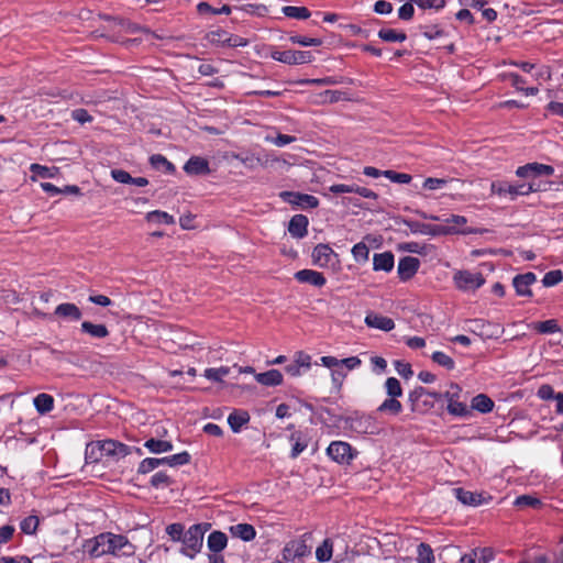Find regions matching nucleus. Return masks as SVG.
<instances>
[{
	"label": "nucleus",
	"mask_w": 563,
	"mask_h": 563,
	"mask_svg": "<svg viewBox=\"0 0 563 563\" xmlns=\"http://www.w3.org/2000/svg\"><path fill=\"white\" fill-rule=\"evenodd\" d=\"M210 527V523H196L190 526L186 530L179 552L191 560L195 559L202 549L205 533Z\"/></svg>",
	"instance_id": "nucleus-2"
},
{
	"label": "nucleus",
	"mask_w": 563,
	"mask_h": 563,
	"mask_svg": "<svg viewBox=\"0 0 563 563\" xmlns=\"http://www.w3.org/2000/svg\"><path fill=\"white\" fill-rule=\"evenodd\" d=\"M265 141L268 142V143H272L278 147H283V146H286L292 142L296 141V137L292 136V135H287V134H277L276 136H273V135H266L265 136Z\"/></svg>",
	"instance_id": "nucleus-53"
},
{
	"label": "nucleus",
	"mask_w": 563,
	"mask_h": 563,
	"mask_svg": "<svg viewBox=\"0 0 563 563\" xmlns=\"http://www.w3.org/2000/svg\"><path fill=\"white\" fill-rule=\"evenodd\" d=\"M146 219L148 222L158 223V224H174L175 219L173 216L168 214L165 211L154 210L146 214Z\"/></svg>",
	"instance_id": "nucleus-42"
},
{
	"label": "nucleus",
	"mask_w": 563,
	"mask_h": 563,
	"mask_svg": "<svg viewBox=\"0 0 563 563\" xmlns=\"http://www.w3.org/2000/svg\"><path fill=\"white\" fill-rule=\"evenodd\" d=\"M310 553L311 549L305 540H291L286 543L282 551V555L285 561L301 559L309 555Z\"/></svg>",
	"instance_id": "nucleus-14"
},
{
	"label": "nucleus",
	"mask_w": 563,
	"mask_h": 563,
	"mask_svg": "<svg viewBox=\"0 0 563 563\" xmlns=\"http://www.w3.org/2000/svg\"><path fill=\"white\" fill-rule=\"evenodd\" d=\"M279 196L284 201L301 209H314L319 206L318 198L312 195L295 191H283Z\"/></svg>",
	"instance_id": "nucleus-12"
},
{
	"label": "nucleus",
	"mask_w": 563,
	"mask_h": 563,
	"mask_svg": "<svg viewBox=\"0 0 563 563\" xmlns=\"http://www.w3.org/2000/svg\"><path fill=\"white\" fill-rule=\"evenodd\" d=\"M161 465H168V466H181L186 465L190 462V455L188 452L184 451L174 455L159 457Z\"/></svg>",
	"instance_id": "nucleus-36"
},
{
	"label": "nucleus",
	"mask_w": 563,
	"mask_h": 563,
	"mask_svg": "<svg viewBox=\"0 0 563 563\" xmlns=\"http://www.w3.org/2000/svg\"><path fill=\"white\" fill-rule=\"evenodd\" d=\"M540 504H541V501L538 498H536L533 496H530V495L518 496L515 499V501H514V505L517 506V507H532V508H536Z\"/></svg>",
	"instance_id": "nucleus-59"
},
{
	"label": "nucleus",
	"mask_w": 563,
	"mask_h": 563,
	"mask_svg": "<svg viewBox=\"0 0 563 563\" xmlns=\"http://www.w3.org/2000/svg\"><path fill=\"white\" fill-rule=\"evenodd\" d=\"M232 537L238 538L244 542H250L255 539L256 530L250 523H238L229 528Z\"/></svg>",
	"instance_id": "nucleus-23"
},
{
	"label": "nucleus",
	"mask_w": 563,
	"mask_h": 563,
	"mask_svg": "<svg viewBox=\"0 0 563 563\" xmlns=\"http://www.w3.org/2000/svg\"><path fill=\"white\" fill-rule=\"evenodd\" d=\"M494 559V551L490 548L476 549L471 554L462 558L463 563H488Z\"/></svg>",
	"instance_id": "nucleus-25"
},
{
	"label": "nucleus",
	"mask_w": 563,
	"mask_h": 563,
	"mask_svg": "<svg viewBox=\"0 0 563 563\" xmlns=\"http://www.w3.org/2000/svg\"><path fill=\"white\" fill-rule=\"evenodd\" d=\"M38 523V517L35 515H31L20 522V529L25 534H34L37 530Z\"/></svg>",
	"instance_id": "nucleus-47"
},
{
	"label": "nucleus",
	"mask_w": 563,
	"mask_h": 563,
	"mask_svg": "<svg viewBox=\"0 0 563 563\" xmlns=\"http://www.w3.org/2000/svg\"><path fill=\"white\" fill-rule=\"evenodd\" d=\"M207 38L212 44L228 46L229 33L224 30H216L209 32Z\"/></svg>",
	"instance_id": "nucleus-52"
},
{
	"label": "nucleus",
	"mask_w": 563,
	"mask_h": 563,
	"mask_svg": "<svg viewBox=\"0 0 563 563\" xmlns=\"http://www.w3.org/2000/svg\"><path fill=\"white\" fill-rule=\"evenodd\" d=\"M295 278L302 284H310L314 287H323L327 283L323 274L313 269H301L295 273Z\"/></svg>",
	"instance_id": "nucleus-19"
},
{
	"label": "nucleus",
	"mask_w": 563,
	"mask_h": 563,
	"mask_svg": "<svg viewBox=\"0 0 563 563\" xmlns=\"http://www.w3.org/2000/svg\"><path fill=\"white\" fill-rule=\"evenodd\" d=\"M282 12L291 19L306 20L310 16V11L306 7L286 5L282 8Z\"/></svg>",
	"instance_id": "nucleus-41"
},
{
	"label": "nucleus",
	"mask_w": 563,
	"mask_h": 563,
	"mask_svg": "<svg viewBox=\"0 0 563 563\" xmlns=\"http://www.w3.org/2000/svg\"><path fill=\"white\" fill-rule=\"evenodd\" d=\"M308 218L303 214L294 216L288 224V231L292 238L302 239L308 233Z\"/></svg>",
	"instance_id": "nucleus-20"
},
{
	"label": "nucleus",
	"mask_w": 563,
	"mask_h": 563,
	"mask_svg": "<svg viewBox=\"0 0 563 563\" xmlns=\"http://www.w3.org/2000/svg\"><path fill=\"white\" fill-rule=\"evenodd\" d=\"M234 9L244 11L252 15L264 16L267 13V7L264 4H243L241 7H234Z\"/></svg>",
	"instance_id": "nucleus-56"
},
{
	"label": "nucleus",
	"mask_w": 563,
	"mask_h": 563,
	"mask_svg": "<svg viewBox=\"0 0 563 563\" xmlns=\"http://www.w3.org/2000/svg\"><path fill=\"white\" fill-rule=\"evenodd\" d=\"M184 170L190 176L208 175L210 173L209 162L201 156H191L184 165Z\"/></svg>",
	"instance_id": "nucleus-17"
},
{
	"label": "nucleus",
	"mask_w": 563,
	"mask_h": 563,
	"mask_svg": "<svg viewBox=\"0 0 563 563\" xmlns=\"http://www.w3.org/2000/svg\"><path fill=\"white\" fill-rule=\"evenodd\" d=\"M250 421V415L244 410H234L228 417V423L234 433L241 431L243 426Z\"/></svg>",
	"instance_id": "nucleus-29"
},
{
	"label": "nucleus",
	"mask_w": 563,
	"mask_h": 563,
	"mask_svg": "<svg viewBox=\"0 0 563 563\" xmlns=\"http://www.w3.org/2000/svg\"><path fill=\"white\" fill-rule=\"evenodd\" d=\"M505 77L510 81L511 86L516 90L522 91L526 96H536L539 92V89L537 87L526 88L523 86L526 84V80L516 73H509Z\"/></svg>",
	"instance_id": "nucleus-30"
},
{
	"label": "nucleus",
	"mask_w": 563,
	"mask_h": 563,
	"mask_svg": "<svg viewBox=\"0 0 563 563\" xmlns=\"http://www.w3.org/2000/svg\"><path fill=\"white\" fill-rule=\"evenodd\" d=\"M378 37L384 42H404L407 38L406 33L396 31L394 29H382L378 32Z\"/></svg>",
	"instance_id": "nucleus-43"
},
{
	"label": "nucleus",
	"mask_w": 563,
	"mask_h": 563,
	"mask_svg": "<svg viewBox=\"0 0 563 563\" xmlns=\"http://www.w3.org/2000/svg\"><path fill=\"white\" fill-rule=\"evenodd\" d=\"M395 266V257L391 252L375 253L373 256V269L375 272L389 273Z\"/></svg>",
	"instance_id": "nucleus-22"
},
{
	"label": "nucleus",
	"mask_w": 563,
	"mask_h": 563,
	"mask_svg": "<svg viewBox=\"0 0 563 563\" xmlns=\"http://www.w3.org/2000/svg\"><path fill=\"white\" fill-rule=\"evenodd\" d=\"M364 322L369 328L378 329L385 332H389L395 328V322L391 318L375 312H368Z\"/></svg>",
	"instance_id": "nucleus-18"
},
{
	"label": "nucleus",
	"mask_w": 563,
	"mask_h": 563,
	"mask_svg": "<svg viewBox=\"0 0 563 563\" xmlns=\"http://www.w3.org/2000/svg\"><path fill=\"white\" fill-rule=\"evenodd\" d=\"M446 184H448V180L444 178L429 177V178L424 179L422 187L427 190H439V189L444 188L446 186Z\"/></svg>",
	"instance_id": "nucleus-61"
},
{
	"label": "nucleus",
	"mask_w": 563,
	"mask_h": 563,
	"mask_svg": "<svg viewBox=\"0 0 563 563\" xmlns=\"http://www.w3.org/2000/svg\"><path fill=\"white\" fill-rule=\"evenodd\" d=\"M197 11L200 14H203V13H207V12L208 13H212V14H230L232 12V7H230L228 4H224L220 9H217V8H212L207 2H199L197 4Z\"/></svg>",
	"instance_id": "nucleus-46"
},
{
	"label": "nucleus",
	"mask_w": 563,
	"mask_h": 563,
	"mask_svg": "<svg viewBox=\"0 0 563 563\" xmlns=\"http://www.w3.org/2000/svg\"><path fill=\"white\" fill-rule=\"evenodd\" d=\"M144 446L153 454L166 453L173 450V443L170 441L154 438L146 440Z\"/></svg>",
	"instance_id": "nucleus-32"
},
{
	"label": "nucleus",
	"mask_w": 563,
	"mask_h": 563,
	"mask_svg": "<svg viewBox=\"0 0 563 563\" xmlns=\"http://www.w3.org/2000/svg\"><path fill=\"white\" fill-rule=\"evenodd\" d=\"M562 279H563V273L560 269H554V271L548 272L543 276L542 284L544 287H553V286L558 285L559 283H561Z\"/></svg>",
	"instance_id": "nucleus-54"
},
{
	"label": "nucleus",
	"mask_w": 563,
	"mask_h": 563,
	"mask_svg": "<svg viewBox=\"0 0 563 563\" xmlns=\"http://www.w3.org/2000/svg\"><path fill=\"white\" fill-rule=\"evenodd\" d=\"M383 176L396 184H409L411 180V176L406 173H397L395 170H384Z\"/></svg>",
	"instance_id": "nucleus-57"
},
{
	"label": "nucleus",
	"mask_w": 563,
	"mask_h": 563,
	"mask_svg": "<svg viewBox=\"0 0 563 563\" xmlns=\"http://www.w3.org/2000/svg\"><path fill=\"white\" fill-rule=\"evenodd\" d=\"M453 282L457 289L462 291H468L481 288L485 284V278L481 273L457 271L453 275Z\"/></svg>",
	"instance_id": "nucleus-11"
},
{
	"label": "nucleus",
	"mask_w": 563,
	"mask_h": 563,
	"mask_svg": "<svg viewBox=\"0 0 563 563\" xmlns=\"http://www.w3.org/2000/svg\"><path fill=\"white\" fill-rule=\"evenodd\" d=\"M471 408L482 413H488L494 408V401L485 394H478L473 397Z\"/></svg>",
	"instance_id": "nucleus-34"
},
{
	"label": "nucleus",
	"mask_w": 563,
	"mask_h": 563,
	"mask_svg": "<svg viewBox=\"0 0 563 563\" xmlns=\"http://www.w3.org/2000/svg\"><path fill=\"white\" fill-rule=\"evenodd\" d=\"M152 167L157 170H164L165 173L173 174L175 166L162 154H154L150 157Z\"/></svg>",
	"instance_id": "nucleus-37"
},
{
	"label": "nucleus",
	"mask_w": 563,
	"mask_h": 563,
	"mask_svg": "<svg viewBox=\"0 0 563 563\" xmlns=\"http://www.w3.org/2000/svg\"><path fill=\"white\" fill-rule=\"evenodd\" d=\"M453 494L460 503L466 506H479L483 501L481 494L465 490L463 488H454Z\"/></svg>",
	"instance_id": "nucleus-28"
},
{
	"label": "nucleus",
	"mask_w": 563,
	"mask_h": 563,
	"mask_svg": "<svg viewBox=\"0 0 563 563\" xmlns=\"http://www.w3.org/2000/svg\"><path fill=\"white\" fill-rule=\"evenodd\" d=\"M384 387L389 397H400L402 395L400 382L396 377H388Z\"/></svg>",
	"instance_id": "nucleus-50"
},
{
	"label": "nucleus",
	"mask_w": 563,
	"mask_h": 563,
	"mask_svg": "<svg viewBox=\"0 0 563 563\" xmlns=\"http://www.w3.org/2000/svg\"><path fill=\"white\" fill-rule=\"evenodd\" d=\"M158 466H161L158 457H146L140 463L137 472L140 474H147Z\"/></svg>",
	"instance_id": "nucleus-58"
},
{
	"label": "nucleus",
	"mask_w": 563,
	"mask_h": 563,
	"mask_svg": "<svg viewBox=\"0 0 563 563\" xmlns=\"http://www.w3.org/2000/svg\"><path fill=\"white\" fill-rule=\"evenodd\" d=\"M333 555V541L330 538L323 540V542L316 549V559L319 563L329 562Z\"/></svg>",
	"instance_id": "nucleus-35"
},
{
	"label": "nucleus",
	"mask_w": 563,
	"mask_h": 563,
	"mask_svg": "<svg viewBox=\"0 0 563 563\" xmlns=\"http://www.w3.org/2000/svg\"><path fill=\"white\" fill-rule=\"evenodd\" d=\"M102 441H91L86 445L85 460L87 464H95L104 460Z\"/></svg>",
	"instance_id": "nucleus-24"
},
{
	"label": "nucleus",
	"mask_w": 563,
	"mask_h": 563,
	"mask_svg": "<svg viewBox=\"0 0 563 563\" xmlns=\"http://www.w3.org/2000/svg\"><path fill=\"white\" fill-rule=\"evenodd\" d=\"M345 427L357 434H376L378 428L369 415L354 412L344 419Z\"/></svg>",
	"instance_id": "nucleus-5"
},
{
	"label": "nucleus",
	"mask_w": 563,
	"mask_h": 563,
	"mask_svg": "<svg viewBox=\"0 0 563 563\" xmlns=\"http://www.w3.org/2000/svg\"><path fill=\"white\" fill-rule=\"evenodd\" d=\"M327 455L339 464H350L357 455L352 445L344 441H332L327 448Z\"/></svg>",
	"instance_id": "nucleus-9"
},
{
	"label": "nucleus",
	"mask_w": 563,
	"mask_h": 563,
	"mask_svg": "<svg viewBox=\"0 0 563 563\" xmlns=\"http://www.w3.org/2000/svg\"><path fill=\"white\" fill-rule=\"evenodd\" d=\"M290 440L294 441L290 457L296 459L306 449H307V441H301V439L296 437V434H291Z\"/></svg>",
	"instance_id": "nucleus-60"
},
{
	"label": "nucleus",
	"mask_w": 563,
	"mask_h": 563,
	"mask_svg": "<svg viewBox=\"0 0 563 563\" xmlns=\"http://www.w3.org/2000/svg\"><path fill=\"white\" fill-rule=\"evenodd\" d=\"M536 283L537 276L531 272L518 274L512 278V286L516 290V294L520 297H531V286Z\"/></svg>",
	"instance_id": "nucleus-15"
},
{
	"label": "nucleus",
	"mask_w": 563,
	"mask_h": 563,
	"mask_svg": "<svg viewBox=\"0 0 563 563\" xmlns=\"http://www.w3.org/2000/svg\"><path fill=\"white\" fill-rule=\"evenodd\" d=\"M228 537L222 531H212L207 539V547L213 553H219L225 549Z\"/></svg>",
	"instance_id": "nucleus-26"
},
{
	"label": "nucleus",
	"mask_w": 563,
	"mask_h": 563,
	"mask_svg": "<svg viewBox=\"0 0 563 563\" xmlns=\"http://www.w3.org/2000/svg\"><path fill=\"white\" fill-rule=\"evenodd\" d=\"M271 57L276 62L287 65H302L309 64L313 60L312 54L308 51L274 49L271 52Z\"/></svg>",
	"instance_id": "nucleus-10"
},
{
	"label": "nucleus",
	"mask_w": 563,
	"mask_h": 563,
	"mask_svg": "<svg viewBox=\"0 0 563 563\" xmlns=\"http://www.w3.org/2000/svg\"><path fill=\"white\" fill-rule=\"evenodd\" d=\"M54 314L60 319L68 321H78L81 319V310L71 302H64L55 308Z\"/></svg>",
	"instance_id": "nucleus-21"
},
{
	"label": "nucleus",
	"mask_w": 563,
	"mask_h": 563,
	"mask_svg": "<svg viewBox=\"0 0 563 563\" xmlns=\"http://www.w3.org/2000/svg\"><path fill=\"white\" fill-rule=\"evenodd\" d=\"M103 444V451L104 460L110 462H118L121 459L125 457L126 455L131 454L134 450L139 455H142L143 452L140 448H132L129 445H125L119 441L115 440H101Z\"/></svg>",
	"instance_id": "nucleus-8"
},
{
	"label": "nucleus",
	"mask_w": 563,
	"mask_h": 563,
	"mask_svg": "<svg viewBox=\"0 0 563 563\" xmlns=\"http://www.w3.org/2000/svg\"><path fill=\"white\" fill-rule=\"evenodd\" d=\"M377 411L396 416L402 411V405L397 397H389L378 406Z\"/></svg>",
	"instance_id": "nucleus-38"
},
{
	"label": "nucleus",
	"mask_w": 563,
	"mask_h": 563,
	"mask_svg": "<svg viewBox=\"0 0 563 563\" xmlns=\"http://www.w3.org/2000/svg\"><path fill=\"white\" fill-rule=\"evenodd\" d=\"M352 255L357 263H365L368 261L369 249L363 243L358 242L352 247Z\"/></svg>",
	"instance_id": "nucleus-49"
},
{
	"label": "nucleus",
	"mask_w": 563,
	"mask_h": 563,
	"mask_svg": "<svg viewBox=\"0 0 563 563\" xmlns=\"http://www.w3.org/2000/svg\"><path fill=\"white\" fill-rule=\"evenodd\" d=\"M346 374V371L342 366H339L338 368L331 371V382L336 389H340L342 387Z\"/></svg>",
	"instance_id": "nucleus-62"
},
{
	"label": "nucleus",
	"mask_w": 563,
	"mask_h": 563,
	"mask_svg": "<svg viewBox=\"0 0 563 563\" xmlns=\"http://www.w3.org/2000/svg\"><path fill=\"white\" fill-rule=\"evenodd\" d=\"M84 549L91 558H100L107 554L131 556L135 552L134 545L125 536L112 532H102L88 539Z\"/></svg>",
	"instance_id": "nucleus-1"
},
{
	"label": "nucleus",
	"mask_w": 563,
	"mask_h": 563,
	"mask_svg": "<svg viewBox=\"0 0 563 563\" xmlns=\"http://www.w3.org/2000/svg\"><path fill=\"white\" fill-rule=\"evenodd\" d=\"M461 387L456 384H451L450 388L443 394L448 406V412L452 416L465 418L471 413V410L465 402L460 401Z\"/></svg>",
	"instance_id": "nucleus-7"
},
{
	"label": "nucleus",
	"mask_w": 563,
	"mask_h": 563,
	"mask_svg": "<svg viewBox=\"0 0 563 563\" xmlns=\"http://www.w3.org/2000/svg\"><path fill=\"white\" fill-rule=\"evenodd\" d=\"M538 397L543 400H555L558 402V393L550 385H542L537 393Z\"/></svg>",
	"instance_id": "nucleus-64"
},
{
	"label": "nucleus",
	"mask_w": 563,
	"mask_h": 563,
	"mask_svg": "<svg viewBox=\"0 0 563 563\" xmlns=\"http://www.w3.org/2000/svg\"><path fill=\"white\" fill-rule=\"evenodd\" d=\"M536 184L533 181L509 184L506 181H493L490 185V191L493 195L500 197L508 196L510 200H515L519 196H526L530 192L536 191Z\"/></svg>",
	"instance_id": "nucleus-4"
},
{
	"label": "nucleus",
	"mask_w": 563,
	"mask_h": 563,
	"mask_svg": "<svg viewBox=\"0 0 563 563\" xmlns=\"http://www.w3.org/2000/svg\"><path fill=\"white\" fill-rule=\"evenodd\" d=\"M257 383L264 386H278L283 383V374L278 369H269L254 375Z\"/></svg>",
	"instance_id": "nucleus-27"
},
{
	"label": "nucleus",
	"mask_w": 563,
	"mask_h": 563,
	"mask_svg": "<svg viewBox=\"0 0 563 563\" xmlns=\"http://www.w3.org/2000/svg\"><path fill=\"white\" fill-rule=\"evenodd\" d=\"M81 331L96 339H103L109 335V330L104 324H96L90 321L81 323Z\"/></svg>",
	"instance_id": "nucleus-33"
},
{
	"label": "nucleus",
	"mask_w": 563,
	"mask_h": 563,
	"mask_svg": "<svg viewBox=\"0 0 563 563\" xmlns=\"http://www.w3.org/2000/svg\"><path fill=\"white\" fill-rule=\"evenodd\" d=\"M466 223H467V219L464 216L452 214V216L443 219L442 225L454 227V228H465Z\"/></svg>",
	"instance_id": "nucleus-63"
},
{
	"label": "nucleus",
	"mask_w": 563,
	"mask_h": 563,
	"mask_svg": "<svg viewBox=\"0 0 563 563\" xmlns=\"http://www.w3.org/2000/svg\"><path fill=\"white\" fill-rule=\"evenodd\" d=\"M554 168L551 165L540 163H529L520 166L516 170V175L526 179H533L539 176H552Z\"/></svg>",
	"instance_id": "nucleus-13"
},
{
	"label": "nucleus",
	"mask_w": 563,
	"mask_h": 563,
	"mask_svg": "<svg viewBox=\"0 0 563 563\" xmlns=\"http://www.w3.org/2000/svg\"><path fill=\"white\" fill-rule=\"evenodd\" d=\"M418 563H434L433 550L427 543H420L417 548Z\"/></svg>",
	"instance_id": "nucleus-44"
},
{
	"label": "nucleus",
	"mask_w": 563,
	"mask_h": 563,
	"mask_svg": "<svg viewBox=\"0 0 563 563\" xmlns=\"http://www.w3.org/2000/svg\"><path fill=\"white\" fill-rule=\"evenodd\" d=\"M166 533L174 542H183L186 530L181 523H172L166 527Z\"/></svg>",
	"instance_id": "nucleus-51"
},
{
	"label": "nucleus",
	"mask_w": 563,
	"mask_h": 563,
	"mask_svg": "<svg viewBox=\"0 0 563 563\" xmlns=\"http://www.w3.org/2000/svg\"><path fill=\"white\" fill-rule=\"evenodd\" d=\"M534 329L543 334H552L561 331L556 320L554 319L537 322L534 324Z\"/></svg>",
	"instance_id": "nucleus-48"
},
{
	"label": "nucleus",
	"mask_w": 563,
	"mask_h": 563,
	"mask_svg": "<svg viewBox=\"0 0 563 563\" xmlns=\"http://www.w3.org/2000/svg\"><path fill=\"white\" fill-rule=\"evenodd\" d=\"M431 360L439 366L444 367L448 371H452L455 367L454 360L445 354L444 352L437 351L431 355Z\"/></svg>",
	"instance_id": "nucleus-45"
},
{
	"label": "nucleus",
	"mask_w": 563,
	"mask_h": 563,
	"mask_svg": "<svg viewBox=\"0 0 563 563\" xmlns=\"http://www.w3.org/2000/svg\"><path fill=\"white\" fill-rule=\"evenodd\" d=\"M404 223L413 234L438 236V235H449V234L468 235V234L475 233V230H473L471 228H454V227L440 225V224L433 225V224H428V223L413 221V220H405Z\"/></svg>",
	"instance_id": "nucleus-3"
},
{
	"label": "nucleus",
	"mask_w": 563,
	"mask_h": 563,
	"mask_svg": "<svg viewBox=\"0 0 563 563\" xmlns=\"http://www.w3.org/2000/svg\"><path fill=\"white\" fill-rule=\"evenodd\" d=\"M313 265L320 268L336 269L340 265L339 255L328 244L316 245L311 253Z\"/></svg>",
	"instance_id": "nucleus-6"
},
{
	"label": "nucleus",
	"mask_w": 563,
	"mask_h": 563,
	"mask_svg": "<svg viewBox=\"0 0 563 563\" xmlns=\"http://www.w3.org/2000/svg\"><path fill=\"white\" fill-rule=\"evenodd\" d=\"M230 373V367L221 366V367H209L203 372V376L216 383H221L225 376Z\"/></svg>",
	"instance_id": "nucleus-40"
},
{
	"label": "nucleus",
	"mask_w": 563,
	"mask_h": 563,
	"mask_svg": "<svg viewBox=\"0 0 563 563\" xmlns=\"http://www.w3.org/2000/svg\"><path fill=\"white\" fill-rule=\"evenodd\" d=\"M30 170L34 174V177H32L33 180L35 179V177L54 178L58 174L57 167H47V166L40 165L36 163L31 164Z\"/></svg>",
	"instance_id": "nucleus-39"
},
{
	"label": "nucleus",
	"mask_w": 563,
	"mask_h": 563,
	"mask_svg": "<svg viewBox=\"0 0 563 563\" xmlns=\"http://www.w3.org/2000/svg\"><path fill=\"white\" fill-rule=\"evenodd\" d=\"M289 40L294 44H298V45L306 46V47L307 46H320L322 44L321 38L308 37V36H302V35H291L289 37Z\"/></svg>",
	"instance_id": "nucleus-55"
},
{
	"label": "nucleus",
	"mask_w": 563,
	"mask_h": 563,
	"mask_svg": "<svg viewBox=\"0 0 563 563\" xmlns=\"http://www.w3.org/2000/svg\"><path fill=\"white\" fill-rule=\"evenodd\" d=\"M34 407L40 415H46L54 409L53 396L42 393L33 399Z\"/></svg>",
	"instance_id": "nucleus-31"
},
{
	"label": "nucleus",
	"mask_w": 563,
	"mask_h": 563,
	"mask_svg": "<svg viewBox=\"0 0 563 563\" xmlns=\"http://www.w3.org/2000/svg\"><path fill=\"white\" fill-rule=\"evenodd\" d=\"M420 261L417 257L405 256L398 263V276L401 280L410 279L419 269Z\"/></svg>",
	"instance_id": "nucleus-16"
}]
</instances>
